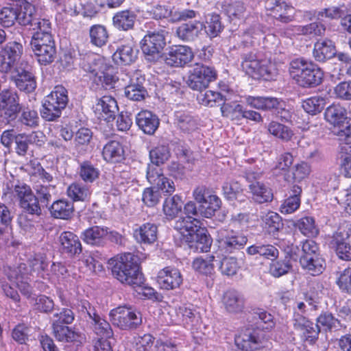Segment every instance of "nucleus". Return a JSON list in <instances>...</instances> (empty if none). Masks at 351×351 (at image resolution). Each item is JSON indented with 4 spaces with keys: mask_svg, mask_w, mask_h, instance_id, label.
<instances>
[{
    "mask_svg": "<svg viewBox=\"0 0 351 351\" xmlns=\"http://www.w3.org/2000/svg\"><path fill=\"white\" fill-rule=\"evenodd\" d=\"M78 173L80 178L86 184L93 183L99 176L100 171L91 162L85 160L80 164Z\"/></svg>",
    "mask_w": 351,
    "mask_h": 351,
    "instance_id": "nucleus-45",
    "label": "nucleus"
},
{
    "mask_svg": "<svg viewBox=\"0 0 351 351\" xmlns=\"http://www.w3.org/2000/svg\"><path fill=\"white\" fill-rule=\"evenodd\" d=\"M69 101L68 91L62 85L56 86L45 97L41 117L46 121H52L59 118Z\"/></svg>",
    "mask_w": 351,
    "mask_h": 351,
    "instance_id": "nucleus-3",
    "label": "nucleus"
},
{
    "mask_svg": "<svg viewBox=\"0 0 351 351\" xmlns=\"http://www.w3.org/2000/svg\"><path fill=\"white\" fill-rule=\"evenodd\" d=\"M21 110L16 90L5 89L0 93V111L8 122L14 121Z\"/></svg>",
    "mask_w": 351,
    "mask_h": 351,
    "instance_id": "nucleus-13",
    "label": "nucleus"
},
{
    "mask_svg": "<svg viewBox=\"0 0 351 351\" xmlns=\"http://www.w3.org/2000/svg\"><path fill=\"white\" fill-rule=\"evenodd\" d=\"M94 82L101 85L105 89L113 88L118 80V77L110 71V68L107 66L99 75L94 78Z\"/></svg>",
    "mask_w": 351,
    "mask_h": 351,
    "instance_id": "nucleus-62",
    "label": "nucleus"
},
{
    "mask_svg": "<svg viewBox=\"0 0 351 351\" xmlns=\"http://www.w3.org/2000/svg\"><path fill=\"white\" fill-rule=\"evenodd\" d=\"M156 282L160 289L170 291L179 288L182 284L183 278L178 269L166 267L158 271Z\"/></svg>",
    "mask_w": 351,
    "mask_h": 351,
    "instance_id": "nucleus-15",
    "label": "nucleus"
},
{
    "mask_svg": "<svg viewBox=\"0 0 351 351\" xmlns=\"http://www.w3.org/2000/svg\"><path fill=\"white\" fill-rule=\"evenodd\" d=\"M326 26L320 21H315L306 25H299L296 27V32L298 34L318 36L324 34Z\"/></svg>",
    "mask_w": 351,
    "mask_h": 351,
    "instance_id": "nucleus-55",
    "label": "nucleus"
},
{
    "mask_svg": "<svg viewBox=\"0 0 351 351\" xmlns=\"http://www.w3.org/2000/svg\"><path fill=\"white\" fill-rule=\"evenodd\" d=\"M165 31L153 32L147 34L141 42V47L145 59L149 62H156L166 45Z\"/></svg>",
    "mask_w": 351,
    "mask_h": 351,
    "instance_id": "nucleus-9",
    "label": "nucleus"
},
{
    "mask_svg": "<svg viewBox=\"0 0 351 351\" xmlns=\"http://www.w3.org/2000/svg\"><path fill=\"white\" fill-rule=\"evenodd\" d=\"M187 241L194 243L195 247L199 252H208L212 243L211 238L204 228L200 229L194 236L187 238Z\"/></svg>",
    "mask_w": 351,
    "mask_h": 351,
    "instance_id": "nucleus-46",
    "label": "nucleus"
},
{
    "mask_svg": "<svg viewBox=\"0 0 351 351\" xmlns=\"http://www.w3.org/2000/svg\"><path fill=\"white\" fill-rule=\"evenodd\" d=\"M324 100L321 97H311L303 101L302 108L311 114H316L324 108Z\"/></svg>",
    "mask_w": 351,
    "mask_h": 351,
    "instance_id": "nucleus-63",
    "label": "nucleus"
},
{
    "mask_svg": "<svg viewBox=\"0 0 351 351\" xmlns=\"http://www.w3.org/2000/svg\"><path fill=\"white\" fill-rule=\"evenodd\" d=\"M291 77L302 87H315L320 84L324 73L313 62L304 58L293 60L289 64Z\"/></svg>",
    "mask_w": 351,
    "mask_h": 351,
    "instance_id": "nucleus-2",
    "label": "nucleus"
},
{
    "mask_svg": "<svg viewBox=\"0 0 351 351\" xmlns=\"http://www.w3.org/2000/svg\"><path fill=\"white\" fill-rule=\"evenodd\" d=\"M268 337L259 328L247 329L235 337L237 346L243 351H256L267 346Z\"/></svg>",
    "mask_w": 351,
    "mask_h": 351,
    "instance_id": "nucleus-8",
    "label": "nucleus"
},
{
    "mask_svg": "<svg viewBox=\"0 0 351 351\" xmlns=\"http://www.w3.org/2000/svg\"><path fill=\"white\" fill-rule=\"evenodd\" d=\"M138 49L132 41L121 44L112 54V60L119 65H129L137 58Z\"/></svg>",
    "mask_w": 351,
    "mask_h": 351,
    "instance_id": "nucleus-22",
    "label": "nucleus"
},
{
    "mask_svg": "<svg viewBox=\"0 0 351 351\" xmlns=\"http://www.w3.org/2000/svg\"><path fill=\"white\" fill-rule=\"evenodd\" d=\"M174 228L187 238L194 236L202 228L201 221L191 216L179 218L176 221Z\"/></svg>",
    "mask_w": 351,
    "mask_h": 351,
    "instance_id": "nucleus-31",
    "label": "nucleus"
},
{
    "mask_svg": "<svg viewBox=\"0 0 351 351\" xmlns=\"http://www.w3.org/2000/svg\"><path fill=\"white\" fill-rule=\"evenodd\" d=\"M40 64L47 65L53 62L56 57V44L32 47Z\"/></svg>",
    "mask_w": 351,
    "mask_h": 351,
    "instance_id": "nucleus-44",
    "label": "nucleus"
},
{
    "mask_svg": "<svg viewBox=\"0 0 351 351\" xmlns=\"http://www.w3.org/2000/svg\"><path fill=\"white\" fill-rule=\"evenodd\" d=\"M221 202L216 195L210 196L209 199L199 205V215L206 218H211L221 208Z\"/></svg>",
    "mask_w": 351,
    "mask_h": 351,
    "instance_id": "nucleus-50",
    "label": "nucleus"
},
{
    "mask_svg": "<svg viewBox=\"0 0 351 351\" xmlns=\"http://www.w3.org/2000/svg\"><path fill=\"white\" fill-rule=\"evenodd\" d=\"M246 252L251 256L258 254L271 261L276 260L279 255L278 250L275 246L270 244L252 245L246 249Z\"/></svg>",
    "mask_w": 351,
    "mask_h": 351,
    "instance_id": "nucleus-40",
    "label": "nucleus"
},
{
    "mask_svg": "<svg viewBox=\"0 0 351 351\" xmlns=\"http://www.w3.org/2000/svg\"><path fill=\"white\" fill-rule=\"evenodd\" d=\"M241 67L243 70L253 78H263L271 80L277 75L274 64L267 60L259 59L254 52L242 55Z\"/></svg>",
    "mask_w": 351,
    "mask_h": 351,
    "instance_id": "nucleus-4",
    "label": "nucleus"
},
{
    "mask_svg": "<svg viewBox=\"0 0 351 351\" xmlns=\"http://www.w3.org/2000/svg\"><path fill=\"white\" fill-rule=\"evenodd\" d=\"M25 269V264H21L19 267L17 268V270H15L16 273L15 282L21 292L23 295L26 296L27 298H29L32 294V287L26 281L27 278V274L25 273H22V270Z\"/></svg>",
    "mask_w": 351,
    "mask_h": 351,
    "instance_id": "nucleus-57",
    "label": "nucleus"
},
{
    "mask_svg": "<svg viewBox=\"0 0 351 351\" xmlns=\"http://www.w3.org/2000/svg\"><path fill=\"white\" fill-rule=\"evenodd\" d=\"M326 242L340 259L351 261V237L348 232H336L327 238Z\"/></svg>",
    "mask_w": 351,
    "mask_h": 351,
    "instance_id": "nucleus-14",
    "label": "nucleus"
},
{
    "mask_svg": "<svg viewBox=\"0 0 351 351\" xmlns=\"http://www.w3.org/2000/svg\"><path fill=\"white\" fill-rule=\"evenodd\" d=\"M136 256L132 253H125L109 260L113 276L123 284L135 288L144 282V277L141 271Z\"/></svg>",
    "mask_w": 351,
    "mask_h": 351,
    "instance_id": "nucleus-1",
    "label": "nucleus"
},
{
    "mask_svg": "<svg viewBox=\"0 0 351 351\" xmlns=\"http://www.w3.org/2000/svg\"><path fill=\"white\" fill-rule=\"evenodd\" d=\"M302 267L312 276H317L324 270V260L320 254L307 258H300Z\"/></svg>",
    "mask_w": 351,
    "mask_h": 351,
    "instance_id": "nucleus-39",
    "label": "nucleus"
},
{
    "mask_svg": "<svg viewBox=\"0 0 351 351\" xmlns=\"http://www.w3.org/2000/svg\"><path fill=\"white\" fill-rule=\"evenodd\" d=\"M52 217L56 219H68L74 211L73 204L66 199L55 201L49 207Z\"/></svg>",
    "mask_w": 351,
    "mask_h": 351,
    "instance_id": "nucleus-37",
    "label": "nucleus"
},
{
    "mask_svg": "<svg viewBox=\"0 0 351 351\" xmlns=\"http://www.w3.org/2000/svg\"><path fill=\"white\" fill-rule=\"evenodd\" d=\"M324 117L326 121L337 129L338 136L351 135V119L348 117L344 107L339 104H332L326 109Z\"/></svg>",
    "mask_w": 351,
    "mask_h": 351,
    "instance_id": "nucleus-5",
    "label": "nucleus"
},
{
    "mask_svg": "<svg viewBox=\"0 0 351 351\" xmlns=\"http://www.w3.org/2000/svg\"><path fill=\"white\" fill-rule=\"evenodd\" d=\"M336 283L342 291L351 292V267L337 273Z\"/></svg>",
    "mask_w": 351,
    "mask_h": 351,
    "instance_id": "nucleus-64",
    "label": "nucleus"
},
{
    "mask_svg": "<svg viewBox=\"0 0 351 351\" xmlns=\"http://www.w3.org/2000/svg\"><path fill=\"white\" fill-rule=\"evenodd\" d=\"M204 24L200 21H195L182 24L176 30L178 36L184 41H192L198 36L203 29Z\"/></svg>",
    "mask_w": 351,
    "mask_h": 351,
    "instance_id": "nucleus-36",
    "label": "nucleus"
},
{
    "mask_svg": "<svg viewBox=\"0 0 351 351\" xmlns=\"http://www.w3.org/2000/svg\"><path fill=\"white\" fill-rule=\"evenodd\" d=\"M301 186L293 184L289 191V196L285 199L280 206V212L284 215L292 214L300 207L301 203Z\"/></svg>",
    "mask_w": 351,
    "mask_h": 351,
    "instance_id": "nucleus-26",
    "label": "nucleus"
},
{
    "mask_svg": "<svg viewBox=\"0 0 351 351\" xmlns=\"http://www.w3.org/2000/svg\"><path fill=\"white\" fill-rule=\"evenodd\" d=\"M214 260L213 255H207L205 258L197 257L192 263V267L198 274L211 277L215 274Z\"/></svg>",
    "mask_w": 351,
    "mask_h": 351,
    "instance_id": "nucleus-41",
    "label": "nucleus"
},
{
    "mask_svg": "<svg viewBox=\"0 0 351 351\" xmlns=\"http://www.w3.org/2000/svg\"><path fill=\"white\" fill-rule=\"evenodd\" d=\"M18 121L25 126L34 128L38 125L39 117L37 111L29 107L21 106Z\"/></svg>",
    "mask_w": 351,
    "mask_h": 351,
    "instance_id": "nucleus-56",
    "label": "nucleus"
},
{
    "mask_svg": "<svg viewBox=\"0 0 351 351\" xmlns=\"http://www.w3.org/2000/svg\"><path fill=\"white\" fill-rule=\"evenodd\" d=\"M297 227L306 237H316L319 229L315 224V220L311 217H304L298 220Z\"/></svg>",
    "mask_w": 351,
    "mask_h": 351,
    "instance_id": "nucleus-59",
    "label": "nucleus"
},
{
    "mask_svg": "<svg viewBox=\"0 0 351 351\" xmlns=\"http://www.w3.org/2000/svg\"><path fill=\"white\" fill-rule=\"evenodd\" d=\"M249 190L253 200L258 204L269 202L273 199L271 189L263 182H255L250 184Z\"/></svg>",
    "mask_w": 351,
    "mask_h": 351,
    "instance_id": "nucleus-34",
    "label": "nucleus"
},
{
    "mask_svg": "<svg viewBox=\"0 0 351 351\" xmlns=\"http://www.w3.org/2000/svg\"><path fill=\"white\" fill-rule=\"evenodd\" d=\"M269 132L274 136L284 141L291 140L293 131L288 127L276 121H271L267 126Z\"/></svg>",
    "mask_w": 351,
    "mask_h": 351,
    "instance_id": "nucleus-53",
    "label": "nucleus"
},
{
    "mask_svg": "<svg viewBox=\"0 0 351 351\" xmlns=\"http://www.w3.org/2000/svg\"><path fill=\"white\" fill-rule=\"evenodd\" d=\"M23 53V46L18 42L7 43L0 51V72L8 74L16 66Z\"/></svg>",
    "mask_w": 351,
    "mask_h": 351,
    "instance_id": "nucleus-12",
    "label": "nucleus"
},
{
    "mask_svg": "<svg viewBox=\"0 0 351 351\" xmlns=\"http://www.w3.org/2000/svg\"><path fill=\"white\" fill-rule=\"evenodd\" d=\"M147 179L148 182L153 185H155L158 189H165V184H168V191L169 192L173 191V180L165 177L162 173V169L159 165L154 164L149 165L147 168Z\"/></svg>",
    "mask_w": 351,
    "mask_h": 351,
    "instance_id": "nucleus-28",
    "label": "nucleus"
},
{
    "mask_svg": "<svg viewBox=\"0 0 351 351\" xmlns=\"http://www.w3.org/2000/svg\"><path fill=\"white\" fill-rule=\"evenodd\" d=\"M102 156L107 162H121L125 158L123 147L117 141H110L104 146Z\"/></svg>",
    "mask_w": 351,
    "mask_h": 351,
    "instance_id": "nucleus-33",
    "label": "nucleus"
},
{
    "mask_svg": "<svg viewBox=\"0 0 351 351\" xmlns=\"http://www.w3.org/2000/svg\"><path fill=\"white\" fill-rule=\"evenodd\" d=\"M82 307L93 320L94 331L97 335L101 337V339H107L113 336V331L110 324L94 312V309L91 308L88 301L82 302Z\"/></svg>",
    "mask_w": 351,
    "mask_h": 351,
    "instance_id": "nucleus-20",
    "label": "nucleus"
},
{
    "mask_svg": "<svg viewBox=\"0 0 351 351\" xmlns=\"http://www.w3.org/2000/svg\"><path fill=\"white\" fill-rule=\"evenodd\" d=\"M216 78L217 73L214 68L197 64L189 71L186 83L192 90L201 92L208 88L209 84Z\"/></svg>",
    "mask_w": 351,
    "mask_h": 351,
    "instance_id": "nucleus-7",
    "label": "nucleus"
},
{
    "mask_svg": "<svg viewBox=\"0 0 351 351\" xmlns=\"http://www.w3.org/2000/svg\"><path fill=\"white\" fill-rule=\"evenodd\" d=\"M55 186L53 184H36L34 190L36 197L43 207H47L51 199V193L54 191Z\"/></svg>",
    "mask_w": 351,
    "mask_h": 351,
    "instance_id": "nucleus-58",
    "label": "nucleus"
},
{
    "mask_svg": "<svg viewBox=\"0 0 351 351\" xmlns=\"http://www.w3.org/2000/svg\"><path fill=\"white\" fill-rule=\"evenodd\" d=\"M108 234V228L96 226L85 230L82 237L87 244L101 246L106 243Z\"/></svg>",
    "mask_w": 351,
    "mask_h": 351,
    "instance_id": "nucleus-32",
    "label": "nucleus"
},
{
    "mask_svg": "<svg viewBox=\"0 0 351 351\" xmlns=\"http://www.w3.org/2000/svg\"><path fill=\"white\" fill-rule=\"evenodd\" d=\"M217 241L221 251L231 254L243 249L247 244V238L233 230L221 228L217 231Z\"/></svg>",
    "mask_w": 351,
    "mask_h": 351,
    "instance_id": "nucleus-10",
    "label": "nucleus"
},
{
    "mask_svg": "<svg viewBox=\"0 0 351 351\" xmlns=\"http://www.w3.org/2000/svg\"><path fill=\"white\" fill-rule=\"evenodd\" d=\"M32 3H23L17 8L16 21L22 26L33 25L36 20V9Z\"/></svg>",
    "mask_w": 351,
    "mask_h": 351,
    "instance_id": "nucleus-43",
    "label": "nucleus"
},
{
    "mask_svg": "<svg viewBox=\"0 0 351 351\" xmlns=\"http://www.w3.org/2000/svg\"><path fill=\"white\" fill-rule=\"evenodd\" d=\"M291 267L292 266L289 261L274 260L269 265V273L274 278H280L288 274Z\"/></svg>",
    "mask_w": 351,
    "mask_h": 351,
    "instance_id": "nucleus-60",
    "label": "nucleus"
},
{
    "mask_svg": "<svg viewBox=\"0 0 351 351\" xmlns=\"http://www.w3.org/2000/svg\"><path fill=\"white\" fill-rule=\"evenodd\" d=\"M168 144L160 143L149 151V157L152 164L160 165L164 164L170 157Z\"/></svg>",
    "mask_w": 351,
    "mask_h": 351,
    "instance_id": "nucleus-47",
    "label": "nucleus"
},
{
    "mask_svg": "<svg viewBox=\"0 0 351 351\" xmlns=\"http://www.w3.org/2000/svg\"><path fill=\"white\" fill-rule=\"evenodd\" d=\"M30 70V66L27 62H21L14 70L8 73L10 79L21 91L32 93L36 88V78Z\"/></svg>",
    "mask_w": 351,
    "mask_h": 351,
    "instance_id": "nucleus-11",
    "label": "nucleus"
},
{
    "mask_svg": "<svg viewBox=\"0 0 351 351\" xmlns=\"http://www.w3.org/2000/svg\"><path fill=\"white\" fill-rule=\"evenodd\" d=\"M232 95H233V91L228 88L222 89L220 93L206 90L204 93H201L198 96V99L202 105L213 107L217 103L221 105L219 103L222 101L231 100Z\"/></svg>",
    "mask_w": 351,
    "mask_h": 351,
    "instance_id": "nucleus-29",
    "label": "nucleus"
},
{
    "mask_svg": "<svg viewBox=\"0 0 351 351\" xmlns=\"http://www.w3.org/2000/svg\"><path fill=\"white\" fill-rule=\"evenodd\" d=\"M67 195L73 201H84L90 195V191L84 184L74 182L68 187Z\"/></svg>",
    "mask_w": 351,
    "mask_h": 351,
    "instance_id": "nucleus-52",
    "label": "nucleus"
},
{
    "mask_svg": "<svg viewBox=\"0 0 351 351\" xmlns=\"http://www.w3.org/2000/svg\"><path fill=\"white\" fill-rule=\"evenodd\" d=\"M221 306L229 314H239L244 311L245 300L241 293L235 289L226 291L221 298Z\"/></svg>",
    "mask_w": 351,
    "mask_h": 351,
    "instance_id": "nucleus-17",
    "label": "nucleus"
},
{
    "mask_svg": "<svg viewBox=\"0 0 351 351\" xmlns=\"http://www.w3.org/2000/svg\"><path fill=\"white\" fill-rule=\"evenodd\" d=\"M222 8L229 19L232 21L241 19L245 16V7L242 2L234 1L227 3L225 1L223 3Z\"/></svg>",
    "mask_w": 351,
    "mask_h": 351,
    "instance_id": "nucleus-54",
    "label": "nucleus"
},
{
    "mask_svg": "<svg viewBox=\"0 0 351 351\" xmlns=\"http://www.w3.org/2000/svg\"><path fill=\"white\" fill-rule=\"evenodd\" d=\"M192 49L186 45H173L170 47L165 62L171 66H184L193 58Z\"/></svg>",
    "mask_w": 351,
    "mask_h": 351,
    "instance_id": "nucleus-16",
    "label": "nucleus"
},
{
    "mask_svg": "<svg viewBox=\"0 0 351 351\" xmlns=\"http://www.w3.org/2000/svg\"><path fill=\"white\" fill-rule=\"evenodd\" d=\"M112 324L121 330L136 328L142 322L140 313L131 306H120L110 312Z\"/></svg>",
    "mask_w": 351,
    "mask_h": 351,
    "instance_id": "nucleus-6",
    "label": "nucleus"
},
{
    "mask_svg": "<svg viewBox=\"0 0 351 351\" xmlns=\"http://www.w3.org/2000/svg\"><path fill=\"white\" fill-rule=\"evenodd\" d=\"M174 117V124L182 132L190 133L196 130L197 121L189 112L176 111Z\"/></svg>",
    "mask_w": 351,
    "mask_h": 351,
    "instance_id": "nucleus-38",
    "label": "nucleus"
},
{
    "mask_svg": "<svg viewBox=\"0 0 351 351\" xmlns=\"http://www.w3.org/2000/svg\"><path fill=\"white\" fill-rule=\"evenodd\" d=\"M133 235L140 243L152 244L157 239L158 227L154 223L147 222L134 229Z\"/></svg>",
    "mask_w": 351,
    "mask_h": 351,
    "instance_id": "nucleus-27",
    "label": "nucleus"
},
{
    "mask_svg": "<svg viewBox=\"0 0 351 351\" xmlns=\"http://www.w3.org/2000/svg\"><path fill=\"white\" fill-rule=\"evenodd\" d=\"M336 53L335 43L330 39H320L314 44L313 54L315 60L318 62H325L331 59Z\"/></svg>",
    "mask_w": 351,
    "mask_h": 351,
    "instance_id": "nucleus-24",
    "label": "nucleus"
},
{
    "mask_svg": "<svg viewBox=\"0 0 351 351\" xmlns=\"http://www.w3.org/2000/svg\"><path fill=\"white\" fill-rule=\"evenodd\" d=\"M136 15L131 10L117 12L112 18L114 26L119 30L128 31L134 27Z\"/></svg>",
    "mask_w": 351,
    "mask_h": 351,
    "instance_id": "nucleus-35",
    "label": "nucleus"
},
{
    "mask_svg": "<svg viewBox=\"0 0 351 351\" xmlns=\"http://www.w3.org/2000/svg\"><path fill=\"white\" fill-rule=\"evenodd\" d=\"M261 218L264 230L274 237L283 228L282 217L276 212L271 210L262 212Z\"/></svg>",
    "mask_w": 351,
    "mask_h": 351,
    "instance_id": "nucleus-25",
    "label": "nucleus"
},
{
    "mask_svg": "<svg viewBox=\"0 0 351 351\" xmlns=\"http://www.w3.org/2000/svg\"><path fill=\"white\" fill-rule=\"evenodd\" d=\"M53 333L56 339L61 342L74 343L80 341L79 332L64 325L52 326Z\"/></svg>",
    "mask_w": 351,
    "mask_h": 351,
    "instance_id": "nucleus-42",
    "label": "nucleus"
},
{
    "mask_svg": "<svg viewBox=\"0 0 351 351\" xmlns=\"http://www.w3.org/2000/svg\"><path fill=\"white\" fill-rule=\"evenodd\" d=\"M136 123L145 134L152 135L158 129L160 120L158 116L149 110H141L136 116Z\"/></svg>",
    "mask_w": 351,
    "mask_h": 351,
    "instance_id": "nucleus-23",
    "label": "nucleus"
},
{
    "mask_svg": "<svg viewBox=\"0 0 351 351\" xmlns=\"http://www.w3.org/2000/svg\"><path fill=\"white\" fill-rule=\"evenodd\" d=\"M107 66L104 58L94 53L84 56L82 62L83 70L89 73L94 78L103 72Z\"/></svg>",
    "mask_w": 351,
    "mask_h": 351,
    "instance_id": "nucleus-30",
    "label": "nucleus"
},
{
    "mask_svg": "<svg viewBox=\"0 0 351 351\" xmlns=\"http://www.w3.org/2000/svg\"><path fill=\"white\" fill-rule=\"evenodd\" d=\"M20 206L27 213V215L39 216L41 215L43 207L39 202V200L34 194L30 195L28 198L22 200Z\"/></svg>",
    "mask_w": 351,
    "mask_h": 351,
    "instance_id": "nucleus-61",
    "label": "nucleus"
},
{
    "mask_svg": "<svg viewBox=\"0 0 351 351\" xmlns=\"http://www.w3.org/2000/svg\"><path fill=\"white\" fill-rule=\"evenodd\" d=\"M181 197L175 195L165 199L163 204V212L168 219H173L181 211Z\"/></svg>",
    "mask_w": 351,
    "mask_h": 351,
    "instance_id": "nucleus-51",
    "label": "nucleus"
},
{
    "mask_svg": "<svg viewBox=\"0 0 351 351\" xmlns=\"http://www.w3.org/2000/svg\"><path fill=\"white\" fill-rule=\"evenodd\" d=\"M118 110L117 101L110 95H104L99 98L94 107V112L97 118L108 122L115 119Z\"/></svg>",
    "mask_w": 351,
    "mask_h": 351,
    "instance_id": "nucleus-18",
    "label": "nucleus"
},
{
    "mask_svg": "<svg viewBox=\"0 0 351 351\" xmlns=\"http://www.w3.org/2000/svg\"><path fill=\"white\" fill-rule=\"evenodd\" d=\"M90 43L97 46L102 47L108 40V33L106 28L101 25H94L89 30Z\"/></svg>",
    "mask_w": 351,
    "mask_h": 351,
    "instance_id": "nucleus-48",
    "label": "nucleus"
},
{
    "mask_svg": "<svg viewBox=\"0 0 351 351\" xmlns=\"http://www.w3.org/2000/svg\"><path fill=\"white\" fill-rule=\"evenodd\" d=\"M265 8L274 18L282 23H289L293 20L291 14L293 8L282 0H268Z\"/></svg>",
    "mask_w": 351,
    "mask_h": 351,
    "instance_id": "nucleus-19",
    "label": "nucleus"
},
{
    "mask_svg": "<svg viewBox=\"0 0 351 351\" xmlns=\"http://www.w3.org/2000/svg\"><path fill=\"white\" fill-rule=\"evenodd\" d=\"M177 315L182 319L185 327H193L199 322V313L189 307L182 306L177 311Z\"/></svg>",
    "mask_w": 351,
    "mask_h": 351,
    "instance_id": "nucleus-49",
    "label": "nucleus"
},
{
    "mask_svg": "<svg viewBox=\"0 0 351 351\" xmlns=\"http://www.w3.org/2000/svg\"><path fill=\"white\" fill-rule=\"evenodd\" d=\"M62 252L68 257L78 256L82 252V245L79 237L72 232L64 231L59 237Z\"/></svg>",
    "mask_w": 351,
    "mask_h": 351,
    "instance_id": "nucleus-21",
    "label": "nucleus"
}]
</instances>
